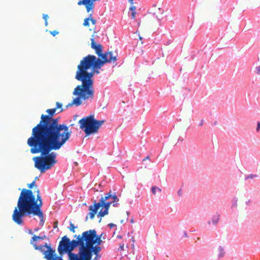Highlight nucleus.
<instances>
[{"instance_id": "obj_29", "label": "nucleus", "mask_w": 260, "mask_h": 260, "mask_svg": "<svg viewBox=\"0 0 260 260\" xmlns=\"http://www.w3.org/2000/svg\"><path fill=\"white\" fill-rule=\"evenodd\" d=\"M108 225L110 227V228H112L116 226V225L113 223H110L108 224Z\"/></svg>"}, {"instance_id": "obj_25", "label": "nucleus", "mask_w": 260, "mask_h": 260, "mask_svg": "<svg viewBox=\"0 0 260 260\" xmlns=\"http://www.w3.org/2000/svg\"><path fill=\"white\" fill-rule=\"evenodd\" d=\"M259 129H260V122H257V128H256V131L257 132H258Z\"/></svg>"}, {"instance_id": "obj_17", "label": "nucleus", "mask_w": 260, "mask_h": 260, "mask_svg": "<svg viewBox=\"0 0 260 260\" xmlns=\"http://www.w3.org/2000/svg\"><path fill=\"white\" fill-rule=\"evenodd\" d=\"M76 228V227L74 225V224L72 223L71 222L70 223V227L69 229L71 231H72L73 233L75 232V229Z\"/></svg>"}, {"instance_id": "obj_15", "label": "nucleus", "mask_w": 260, "mask_h": 260, "mask_svg": "<svg viewBox=\"0 0 260 260\" xmlns=\"http://www.w3.org/2000/svg\"><path fill=\"white\" fill-rule=\"evenodd\" d=\"M224 253H225V252L224 251L223 248L222 247H221V246H220L219 247V254H218L219 257H223L224 255Z\"/></svg>"}, {"instance_id": "obj_13", "label": "nucleus", "mask_w": 260, "mask_h": 260, "mask_svg": "<svg viewBox=\"0 0 260 260\" xmlns=\"http://www.w3.org/2000/svg\"><path fill=\"white\" fill-rule=\"evenodd\" d=\"M91 12V13H90L89 14V17L88 18H86L84 19V22H83V25L85 26H87L88 27L89 25V21H90V17L92 16V13H93V10L92 11H90Z\"/></svg>"}, {"instance_id": "obj_18", "label": "nucleus", "mask_w": 260, "mask_h": 260, "mask_svg": "<svg viewBox=\"0 0 260 260\" xmlns=\"http://www.w3.org/2000/svg\"><path fill=\"white\" fill-rule=\"evenodd\" d=\"M43 19L45 20V24L46 26H47L48 25V21H47V20H48V18H49V16L47 14H43Z\"/></svg>"}, {"instance_id": "obj_35", "label": "nucleus", "mask_w": 260, "mask_h": 260, "mask_svg": "<svg viewBox=\"0 0 260 260\" xmlns=\"http://www.w3.org/2000/svg\"><path fill=\"white\" fill-rule=\"evenodd\" d=\"M139 39H140V40H142V38L141 37H140H140H139Z\"/></svg>"}, {"instance_id": "obj_26", "label": "nucleus", "mask_w": 260, "mask_h": 260, "mask_svg": "<svg viewBox=\"0 0 260 260\" xmlns=\"http://www.w3.org/2000/svg\"><path fill=\"white\" fill-rule=\"evenodd\" d=\"M256 70L257 71V73L258 74H260V66L258 67H257L256 68Z\"/></svg>"}, {"instance_id": "obj_12", "label": "nucleus", "mask_w": 260, "mask_h": 260, "mask_svg": "<svg viewBox=\"0 0 260 260\" xmlns=\"http://www.w3.org/2000/svg\"><path fill=\"white\" fill-rule=\"evenodd\" d=\"M90 3H91L90 0H80L78 1V5L79 6L84 5L87 10V7H88V5H90Z\"/></svg>"}, {"instance_id": "obj_34", "label": "nucleus", "mask_w": 260, "mask_h": 260, "mask_svg": "<svg viewBox=\"0 0 260 260\" xmlns=\"http://www.w3.org/2000/svg\"><path fill=\"white\" fill-rule=\"evenodd\" d=\"M203 121H201V123L200 124V126H201V125H203Z\"/></svg>"}, {"instance_id": "obj_4", "label": "nucleus", "mask_w": 260, "mask_h": 260, "mask_svg": "<svg viewBox=\"0 0 260 260\" xmlns=\"http://www.w3.org/2000/svg\"><path fill=\"white\" fill-rule=\"evenodd\" d=\"M104 120H98L93 115L86 116L79 121L80 129L83 130L86 136H89L98 133L99 128L105 122Z\"/></svg>"}, {"instance_id": "obj_33", "label": "nucleus", "mask_w": 260, "mask_h": 260, "mask_svg": "<svg viewBox=\"0 0 260 260\" xmlns=\"http://www.w3.org/2000/svg\"><path fill=\"white\" fill-rule=\"evenodd\" d=\"M129 2L131 3V4H133V0H129Z\"/></svg>"}, {"instance_id": "obj_2", "label": "nucleus", "mask_w": 260, "mask_h": 260, "mask_svg": "<svg viewBox=\"0 0 260 260\" xmlns=\"http://www.w3.org/2000/svg\"><path fill=\"white\" fill-rule=\"evenodd\" d=\"M97 58L93 55H88L83 57L77 67L75 79L81 82L82 84L76 87L73 94L77 96L67 107L73 105L79 106L82 104L81 100H92L94 98L93 80L94 69H100L106 62H114L117 60V53L115 51L108 52Z\"/></svg>"}, {"instance_id": "obj_37", "label": "nucleus", "mask_w": 260, "mask_h": 260, "mask_svg": "<svg viewBox=\"0 0 260 260\" xmlns=\"http://www.w3.org/2000/svg\"><path fill=\"white\" fill-rule=\"evenodd\" d=\"M62 110H63L62 109L60 110V111L59 112V113L60 112H62Z\"/></svg>"}, {"instance_id": "obj_1", "label": "nucleus", "mask_w": 260, "mask_h": 260, "mask_svg": "<svg viewBox=\"0 0 260 260\" xmlns=\"http://www.w3.org/2000/svg\"><path fill=\"white\" fill-rule=\"evenodd\" d=\"M56 111V108L49 109L46 110L48 115H41L40 122L32 128L27 141L31 153H41V156L34 157L33 159L35 167L41 173L56 163V153L50 152L60 149L72 133L68 126L59 124L58 119L52 118Z\"/></svg>"}, {"instance_id": "obj_9", "label": "nucleus", "mask_w": 260, "mask_h": 260, "mask_svg": "<svg viewBox=\"0 0 260 260\" xmlns=\"http://www.w3.org/2000/svg\"><path fill=\"white\" fill-rule=\"evenodd\" d=\"M45 238V236L41 237L34 235L30 241V243L33 245L35 249L40 250L44 253V251H46V250H45V248H46L45 245L39 246L36 244V242L38 240H43Z\"/></svg>"}, {"instance_id": "obj_30", "label": "nucleus", "mask_w": 260, "mask_h": 260, "mask_svg": "<svg viewBox=\"0 0 260 260\" xmlns=\"http://www.w3.org/2000/svg\"><path fill=\"white\" fill-rule=\"evenodd\" d=\"M99 69H94V74L95 73L96 74H99Z\"/></svg>"}, {"instance_id": "obj_10", "label": "nucleus", "mask_w": 260, "mask_h": 260, "mask_svg": "<svg viewBox=\"0 0 260 260\" xmlns=\"http://www.w3.org/2000/svg\"><path fill=\"white\" fill-rule=\"evenodd\" d=\"M109 199H111L113 201L114 207H116L118 205V202L119 201V199L115 193L112 194L111 191L109 193H107L105 197H102L100 202H107V200Z\"/></svg>"}, {"instance_id": "obj_11", "label": "nucleus", "mask_w": 260, "mask_h": 260, "mask_svg": "<svg viewBox=\"0 0 260 260\" xmlns=\"http://www.w3.org/2000/svg\"><path fill=\"white\" fill-rule=\"evenodd\" d=\"M153 11V15H155L156 17L158 19H160V18L159 16V15H162L164 12L163 10L157 7L156 5H154V9Z\"/></svg>"}, {"instance_id": "obj_7", "label": "nucleus", "mask_w": 260, "mask_h": 260, "mask_svg": "<svg viewBox=\"0 0 260 260\" xmlns=\"http://www.w3.org/2000/svg\"><path fill=\"white\" fill-rule=\"evenodd\" d=\"M45 247L46 250L44 251L43 254L44 255V257L47 260H63L61 255L60 256L55 255V250L51 248L50 246L48 245L47 244H45Z\"/></svg>"}, {"instance_id": "obj_32", "label": "nucleus", "mask_w": 260, "mask_h": 260, "mask_svg": "<svg viewBox=\"0 0 260 260\" xmlns=\"http://www.w3.org/2000/svg\"><path fill=\"white\" fill-rule=\"evenodd\" d=\"M147 159H149V156H147L145 158H144L143 159V160H147Z\"/></svg>"}, {"instance_id": "obj_14", "label": "nucleus", "mask_w": 260, "mask_h": 260, "mask_svg": "<svg viewBox=\"0 0 260 260\" xmlns=\"http://www.w3.org/2000/svg\"><path fill=\"white\" fill-rule=\"evenodd\" d=\"M220 215L219 214L216 213L215 215H213L212 218V222L213 224H216L218 222L219 219Z\"/></svg>"}, {"instance_id": "obj_6", "label": "nucleus", "mask_w": 260, "mask_h": 260, "mask_svg": "<svg viewBox=\"0 0 260 260\" xmlns=\"http://www.w3.org/2000/svg\"><path fill=\"white\" fill-rule=\"evenodd\" d=\"M86 232L88 234L90 232L93 237V242L92 244V246L94 250L91 253L90 260H97L99 258V254L101 251V247L100 245L102 243V239H105V234L102 233L100 235H97L96 231L95 230H89Z\"/></svg>"}, {"instance_id": "obj_3", "label": "nucleus", "mask_w": 260, "mask_h": 260, "mask_svg": "<svg viewBox=\"0 0 260 260\" xmlns=\"http://www.w3.org/2000/svg\"><path fill=\"white\" fill-rule=\"evenodd\" d=\"M36 198L30 189L23 188L19 196L17 206L12 216V219L18 225L22 224V218L26 215L39 216L41 221L44 222L43 213L41 210L43 202L39 188L36 191Z\"/></svg>"}, {"instance_id": "obj_23", "label": "nucleus", "mask_w": 260, "mask_h": 260, "mask_svg": "<svg viewBox=\"0 0 260 260\" xmlns=\"http://www.w3.org/2000/svg\"><path fill=\"white\" fill-rule=\"evenodd\" d=\"M90 21L91 22L92 25H95L96 20L95 19H94V18H93L92 17V16L90 17Z\"/></svg>"}, {"instance_id": "obj_21", "label": "nucleus", "mask_w": 260, "mask_h": 260, "mask_svg": "<svg viewBox=\"0 0 260 260\" xmlns=\"http://www.w3.org/2000/svg\"><path fill=\"white\" fill-rule=\"evenodd\" d=\"M50 32L53 36H55L56 35H58L59 33V32L57 30L50 31Z\"/></svg>"}, {"instance_id": "obj_5", "label": "nucleus", "mask_w": 260, "mask_h": 260, "mask_svg": "<svg viewBox=\"0 0 260 260\" xmlns=\"http://www.w3.org/2000/svg\"><path fill=\"white\" fill-rule=\"evenodd\" d=\"M111 205H112L114 206V203H113V201L104 203L94 202L93 205H90L89 207V210L90 211L89 216L90 218L91 219L94 218L95 214L97 213L98 210L101 207H102V208L99 211L98 214V216L102 217L105 215H107L108 214V210Z\"/></svg>"}, {"instance_id": "obj_19", "label": "nucleus", "mask_w": 260, "mask_h": 260, "mask_svg": "<svg viewBox=\"0 0 260 260\" xmlns=\"http://www.w3.org/2000/svg\"><path fill=\"white\" fill-rule=\"evenodd\" d=\"M256 177H257L256 175L251 174V175H247V176H246L245 179H252V178H255Z\"/></svg>"}, {"instance_id": "obj_22", "label": "nucleus", "mask_w": 260, "mask_h": 260, "mask_svg": "<svg viewBox=\"0 0 260 260\" xmlns=\"http://www.w3.org/2000/svg\"><path fill=\"white\" fill-rule=\"evenodd\" d=\"M56 107L55 108L57 109H59V108H61L62 107V104L59 103V102H56Z\"/></svg>"}, {"instance_id": "obj_20", "label": "nucleus", "mask_w": 260, "mask_h": 260, "mask_svg": "<svg viewBox=\"0 0 260 260\" xmlns=\"http://www.w3.org/2000/svg\"><path fill=\"white\" fill-rule=\"evenodd\" d=\"M35 182H36V180H34V181H33L31 183L28 184L27 185L29 189L32 188L33 187V186H34V185H35Z\"/></svg>"}, {"instance_id": "obj_38", "label": "nucleus", "mask_w": 260, "mask_h": 260, "mask_svg": "<svg viewBox=\"0 0 260 260\" xmlns=\"http://www.w3.org/2000/svg\"><path fill=\"white\" fill-rule=\"evenodd\" d=\"M29 233L32 234L31 231H30Z\"/></svg>"}, {"instance_id": "obj_36", "label": "nucleus", "mask_w": 260, "mask_h": 260, "mask_svg": "<svg viewBox=\"0 0 260 260\" xmlns=\"http://www.w3.org/2000/svg\"><path fill=\"white\" fill-rule=\"evenodd\" d=\"M178 193H179V194H180V193H181L180 190H179V191H178Z\"/></svg>"}, {"instance_id": "obj_16", "label": "nucleus", "mask_w": 260, "mask_h": 260, "mask_svg": "<svg viewBox=\"0 0 260 260\" xmlns=\"http://www.w3.org/2000/svg\"><path fill=\"white\" fill-rule=\"evenodd\" d=\"M151 191L153 194H155L156 193V191L160 192L161 189L157 187L152 186L151 188Z\"/></svg>"}, {"instance_id": "obj_24", "label": "nucleus", "mask_w": 260, "mask_h": 260, "mask_svg": "<svg viewBox=\"0 0 260 260\" xmlns=\"http://www.w3.org/2000/svg\"><path fill=\"white\" fill-rule=\"evenodd\" d=\"M136 7L133 6H132L130 7V8H129V10H130L131 11H132V12H136V11H136Z\"/></svg>"}, {"instance_id": "obj_31", "label": "nucleus", "mask_w": 260, "mask_h": 260, "mask_svg": "<svg viewBox=\"0 0 260 260\" xmlns=\"http://www.w3.org/2000/svg\"><path fill=\"white\" fill-rule=\"evenodd\" d=\"M184 237H188V236H187V234L186 233V232H184Z\"/></svg>"}, {"instance_id": "obj_27", "label": "nucleus", "mask_w": 260, "mask_h": 260, "mask_svg": "<svg viewBox=\"0 0 260 260\" xmlns=\"http://www.w3.org/2000/svg\"><path fill=\"white\" fill-rule=\"evenodd\" d=\"M136 12H132V18L134 19L135 18L136 15Z\"/></svg>"}, {"instance_id": "obj_8", "label": "nucleus", "mask_w": 260, "mask_h": 260, "mask_svg": "<svg viewBox=\"0 0 260 260\" xmlns=\"http://www.w3.org/2000/svg\"><path fill=\"white\" fill-rule=\"evenodd\" d=\"M96 32L94 31L91 38V47L95 50V53L97 55H101V53L103 52V46L100 44L97 43L95 41L94 35Z\"/></svg>"}, {"instance_id": "obj_28", "label": "nucleus", "mask_w": 260, "mask_h": 260, "mask_svg": "<svg viewBox=\"0 0 260 260\" xmlns=\"http://www.w3.org/2000/svg\"><path fill=\"white\" fill-rule=\"evenodd\" d=\"M120 248L122 251L124 250V244H121L120 245Z\"/></svg>"}]
</instances>
